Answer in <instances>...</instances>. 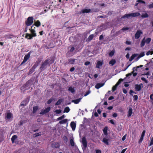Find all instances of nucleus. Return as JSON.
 Segmentation results:
<instances>
[{
	"label": "nucleus",
	"mask_w": 153,
	"mask_h": 153,
	"mask_svg": "<svg viewBox=\"0 0 153 153\" xmlns=\"http://www.w3.org/2000/svg\"><path fill=\"white\" fill-rule=\"evenodd\" d=\"M116 63V61L115 59H112L109 62L110 64L112 66L113 65Z\"/></svg>",
	"instance_id": "2f4dec72"
},
{
	"label": "nucleus",
	"mask_w": 153,
	"mask_h": 153,
	"mask_svg": "<svg viewBox=\"0 0 153 153\" xmlns=\"http://www.w3.org/2000/svg\"><path fill=\"white\" fill-rule=\"evenodd\" d=\"M145 55L144 53L143 52H142L138 56V58H140L141 57Z\"/></svg>",
	"instance_id": "a19ab883"
},
{
	"label": "nucleus",
	"mask_w": 153,
	"mask_h": 153,
	"mask_svg": "<svg viewBox=\"0 0 153 153\" xmlns=\"http://www.w3.org/2000/svg\"><path fill=\"white\" fill-rule=\"evenodd\" d=\"M33 17H29L28 18L26 22V24L27 26L31 25L33 23Z\"/></svg>",
	"instance_id": "39448f33"
},
{
	"label": "nucleus",
	"mask_w": 153,
	"mask_h": 153,
	"mask_svg": "<svg viewBox=\"0 0 153 153\" xmlns=\"http://www.w3.org/2000/svg\"><path fill=\"white\" fill-rule=\"evenodd\" d=\"M75 48L74 46L71 47V49L70 50V51L71 52H73L75 50Z\"/></svg>",
	"instance_id": "864d4df0"
},
{
	"label": "nucleus",
	"mask_w": 153,
	"mask_h": 153,
	"mask_svg": "<svg viewBox=\"0 0 153 153\" xmlns=\"http://www.w3.org/2000/svg\"><path fill=\"white\" fill-rule=\"evenodd\" d=\"M93 37H94V35L91 34L89 36L88 39V40H91L93 39Z\"/></svg>",
	"instance_id": "37998d69"
},
{
	"label": "nucleus",
	"mask_w": 153,
	"mask_h": 153,
	"mask_svg": "<svg viewBox=\"0 0 153 153\" xmlns=\"http://www.w3.org/2000/svg\"><path fill=\"white\" fill-rule=\"evenodd\" d=\"M70 142L71 144V145L72 146H74L75 143L74 142V139L73 138H71L70 141Z\"/></svg>",
	"instance_id": "7c9ffc66"
},
{
	"label": "nucleus",
	"mask_w": 153,
	"mask_h": 153,
	"mask_svg": "<svg viewBox=\"0 0 153 153\" xmlns=\"http://www.w3.org/2000/svg\"><path fill=\"white\" fill-rule=\"evenodd\" d=\"M141 79L142 80L144 81L146 83H147L148 82V81L144 77H141Z\"/></svg>",
	"instance_id": "8fccbe9b"
},
{
	"label": "nucleus",
	"mask_w": 153,
	"mask_h": 153,
	"mask_svg": "<svg viewBox=\"0 0 153 153\" xmlns=\"http://www.w3.org/2000/svg\"><path fill=\"white\" fill-rule=\"evenodd\" d=\"M76 124L74 121L71 122L70 124V126L71 127V128L73 131H74L76 127Z\"/></svg>",
	"instance_id": "2eb2a0df"
},
{
	"label": "nucleus",
	"mask_w": 153,
	"mask_h": 153,
	"mask_svg": "<svg viewBox=\"0 0 153 153\" xmlns=\"http://www.w3.org/2000/svg\"><path fill=\"white\" fill-rule=\"evenodd\" d=\"M114 53V50H112L109 53V56H110L112 57L113 56Z\"/></svg>",
	"instance_id": "4c0bfd02"
},
{
	"label": "nucleus",
	"mask_w": 153,
	"mask_h": 153,
	"mask_svg": "<svg viewBox=\"0 0 153 153\" xmlns=\"http://www.w3.org/2000/svg\"><path fill=\"white\" fill-rule=\"evenodd\" d=\"M132 114V108H129L128 111V117H130Z\"/></svg>",
	"instance_id": "bb28decb"
},
{
	"label": "nucleus",
	"mask_w": 153,
	"mask_h": 153,
	"mask_svg": "<svg viewBox=\"0 0 153 153\" xmlns=\"http://www.w3.org/2000/svg\"><path fill=\"white\" fill-rule=\"evenodd\" d=\"M81 99V98H79L76 100H72V102L74 103L75 104H77L79 103Z\"/></svg>",
	"instance_id": "aec40b11"
},
{
	"label": "nucleus",
	"mask_w": 153,
	"mask_h": 153,
	"mask_svg": "<svg viewBox=\"0 0 153 153\" xmlns=\"http://www.w3.org/2000/svg\"><path fill=\"white\" fill-rule=\"evenodd\" d=\"M41 23L39 20H37L34 23V25L37 27H39L41 25Z\"/></svg>",
	"instance_id": "393cba45"
},
{
	"label": "nucleus",
	"mask_w": 153,
	"mask_h": 153,
	"mask_svg": "<svg viewBox=\"0 0 153 153\" xmlns=\"http://www.w3.org/2000/svg\"><path fill=\"white\" fill-rule=\"evenodd\" d=\"M137 54H132L129 59V61H132L135 58V57L137 56Z\"/></svg>",
	"instance_id": "cd10ccee"
},
{
	"label": "nucleus",
	"mask_w": 153,
	"mask_h": 153,
	"mask_svg": "<svg viewBox=\"0 0 153 153\" xmlns=\"http://www.w3.org/2000/svg\"><path fill=\"white\" fill-rule=\"evenodd\" d=\"M12 116L13 114L11 113H7V114L6 118L7 119H10L12 117Z\"/></svg>",
	"instance_id": "a878e982"
},
{
	"label": "nucleus",
	"mask_w": 153,
	"mask_h": 153,
	"mask_svg": "<svg viewBox=\"0 0 153 153\" xmlns=\"http://www.w3.org/2000/svg\"><path fill=\"white\" fill-rule=\"evenodd\" d=\"M91 10L90 9H83L82 10L80 11L79 12L78 14L81 15L82 13H88L91 12Z\"/></svg>",
	"instance_id": "1a4fd4ad"
},
{
	"label": "nucleus",
	"mask_w": 153,
	"mask_h": 153,
	"mask_svg": "<svg viewBox=\"0 0 153 153\" xmlns=\"http://www.w3.org/2000/svg\"><path fill=\"white\" fill-rule=\"evenodd\" d=\"M143 87V84L142 83L140 84H136L135 86V89L136 91H140L141 88Z\"/></svg>",
	"instance_id": "423d86ee"
},
{
	"label": "nucleus",
	"mask_w": 153,
	"mask_h": 153,
	"mask_svg": "<svg viewBox=\"0 0 153 153\" xmlns=\"http://www.w3.org/2000/svg\"><path fill=\"white\" fill-rule=\"evenodd\" d=\"M54 61L52 59H47L45 60L44 62L42 63L40 67V69L41 70V71H43L46 68V66L47 65H49L50 66L51 64Z\"/></svg>",
	"instance_id": "f257e3e1"
},
{
	"label": "nucleus",
	"mask_w": 153,
	"mask_h": 153,
	"mask_svg": "<svg viewBox=\"0 0 153 153\" xmlns=\"http://www.w3.org/2000/svg\"><path fill=\"white\" fill-rule=\"evenodd\" d=\"M90 93V91L89 90L88 91H87L85 94H84V96H86L87 95H88V94H89Z\"/></svg>",
	"instance_id": "69168bd1"
},
{
	"label": "nucleus",
	"mask_w": 153,
	"mask_h": 153,
	"mask_svg": "<svg viewBox=\"0 0 153 153\" xmlns=\"http://www.w3.org/2000/svg\"><path fill=\"white\" fill-rule=\"evenodd\" d=\"M123 80V79H120L118 82H117L116 84L117 85H118L122 82Z\"/></svg>",
	"instance_id": "3c124183"
},
{
	"label": "nucleus",
	"mask_w": 153,
	"mask_h": 153,
	"mask_svg": "<svg viewBox=\"0 0 153 153\" xmlns=\"http://www.w3.org/2000/svg\"><path fill=\"white\" fill-rule=\"evenodd\" d=\"M63 100L60 99H59L57 102L55 103V105H59L61 104V103L62 102Z\"/></svg>",
	"instance_id": "72a5a7b5"
},
{
	"label": "nucleus",
	"mask_w": 153,
	"mask_h": 153,
	"mask_svg": "<svg viewBox=\"0 0 153 153\" xmlns=\"http://www.w3.org/2000/svg\"><path fill=\"white\" fill-rule=\"evenodd\" d=\"M148 7L149 9L153 8V3L149 4L148 6Z\"/></svg>",
	"instance_id": "0e129e2a"
},
{
	"label": "nucleus",
	"mask_w": 153,
	"mask_h": 153,
	"mask_svg": "<svg viewBox=\"0 0 153 153\" xmlns=\"http://www.w3.org/2000/svg\"><path fill=\"white\" fill-rule=\"evenodd\" d=\"M41 60L40 59H37L36 62V64L37 65H38L41 62Z\"/></svg>",
	"instance_id": "6e6d98bb"
},
{
	"label": "nucleus",
	"mask_w": 153,
	"mask_h": 153,
	"mask_svg": "<svg viewBox=\"0 0 153 153\" xmlns=\"http://www.w3.org/2000/svg\"><path fill=\"white\" fill-rule=\"evenodd\" d=\"M18 137L16 135H13L11 138V140L12 143H15V140H16Z\"/></svg>",
	"instance_id": "6ab92c4d"
},
{
	"label": "nucleus",
	"mask_w": 153,
	"mask_h": 153,
	"mask_svg": "<svg viewBox=\"0 0 153 153\" xmlns=\"http://www.w3.org/2000/svg\"><path fill=\"white\" fill-rule=\"evenodd\" d=\"M30 81H28L21 88V89L23 92L26 90L29 89L30 88L31 83Z\"/></svg>",
	"instance_id": "7ed1b4c3"
},
{
	"label": "nucleus",
	"mask_w": 153,
	"mask_h": 153,
	"mask_svg": "<svg viewBox=\"0 0 153 153\" xmlns=\"http://www.w3.org/2000/svg\"><path fill=\"white\" fill-rule=\"evenodd\" d=\"M35 71L33 69L31 68L29 70V72L28 73V75H29L32 74Z\"/></svg>",
	"instance_id": "58836bf2"
},
{
	"label": "nucleus",
	"mask_w": 153,
	"mask_h": 153,
	"mask_svg": "<svg viewBox=\"0 0 153 153\" xmlns=\"http://www.w3.org/2000/svg\"><path fill=\"white\" fill-rule=\"evenodd\" d=\"M134 99V101L137 100L138 99V96L137 95H134L133 96Z\"/></svg>",
	"instance_id": "4d7b16f0"
},
{
	"label": "nucleus",
	"mask_w": 153,
	"mask_h": 153,
	"mask_svg": "<svg viewBox=\"0 0 153 153\" xmlns=\"http://www.w3.org/2000/svg\"><path fill=\"white\" fill-rule=\"evenodd\" d=\"M65 117V115L64 114H63L61 116L58 117L57 119V120H60L64 118Z\"/></svg>",
	"instance_id": "49530a36"
},
{
	"label": "nucleus",
	"mask_w": 153,
	"mask_h": 153,
	"mask_svg": "<svg viewBox=\"0 0 153 153\" xmlns=\"http://www.w3.org/2000/svg\"><path fill=\"white\" fill-rule=\"evenodd\" d=\"M134 71L131 72V74H132L133 76H135L137 75V73H134Z\"/></svg>",
	"instance_id": "338daca9"
},
{
	"label": "nucleus",
	"mask_w": 153,
	"mask_h": 153,
	"mask_svg": "<svg viewBox=\"0 0 153 153\" xmlns=\"http://www.w3.org/2000/svg\"><path fill=\"white\" fill-rule=\"evenodd\" d=\"M67 119H65L59 122V123L61 124H65L67 122Z\"/></svg>",
	"instance_id": "473e14b6"
},
{
	"label": "nucleus",
	"mask_w": 153,
	"mask_h": 153,
	"mask_svg": "<svg viewBox=\"0 0 153 153\" xmlns=\"http://www.w3.org/2000/svg\"><path fill=\"white\" fill-rule=\"evenodd\" d=\"M40 135L39 133H36L33 135L34 137H37Z\"/></svg>",
	"instance_id": "680f3d73"
},
{
	"label": "nucleus",
	"mask_w": 153,
	"mask_h": 153,
	"mask_svg": "<svg viewBox=\"0 0 153 153\" xmlns=\"http://www.w3.org/2000/svg\"><path fill=\"white\" fill-rule=\"evenodd\" d=\"M144 137L142 136H141L140 139L138 143L139 144H140L141 143L142 141L143 140Z\"/></svg>",
	"instance_id": "a18cd8bd"
},
{
	"label": "nucleus",
	"mask_w": 153,
	"mask_h": 153,
	"mask_svg": "<svg viewBox=\"0 0 153 153\" xmlns=\"http://www.w3.org/2000/svg\"><path fill=\"white\" fill-rule=\"evenodd\" d=\"M103 64L102 62L101 61H98L96 64V68H99L100 67H101Z\"/></svg>",
	"instance_id": "dca6fc26"
},
{
	"label": "nucleus",
	"mask_w": 153,
	"mask_h": 153,
	"mask_svg": "<svg viewBox=\"0 0 153 153\" xmlns=\"http://www.w3.org/2000/svg\"><path fill=\"white\" fill-rule=\"evenodd\" d=\"M14 36L13 35L10 34H5L4 35V37L7 39H11Z\"/></svg>",
	"instance_id": "f3484780"
},
{
	"label": "nucleus",
	"mask_w": 153,
	"mask_h": 153,
	"mask_svg": "<svg viewBox=\"0 0 153 153\" xmlns=\"http://www.w3.org/2000/svg\"><path fill=\"white\" fill-rule=\"evenodd\" d=\"M104 85V83H98L96 84L95 87L97 89H98L103 86Z\"/></svg>",
	"instance_id": "4468645a"
},
{
	"label": "nucleus",
	"mask_w": 153,
	"mask_h": 153,
	"mask_svg": "<svg viewBox=\"0 0 153 153\" xmlns=\"http://www.w3.org/2000/svg\"><path fill=\"white\" fill-rule=\"evenodd\" d=\"M63 139L65 142H67L68 141V138L66 136H64L63 137Z\"/></svg>",
	"instance_id": "052dcab7"
},
{
	"label": "nucleus",
	"mask_w": 153,
	"mask_h": 153,
	"mask_svg": "<svg viewBox=\"0 0 153 153\" xmlns=\"http://www.w3.org/2000/svg\"><path fill=\"white\" fill-rule=\"evenodd\" d=\"M38 106H34L33 108V113H35L37 111L38 109Z\"/></svg>",
	"instance_id": "c85d7f7f"
},
{
	"label": "nucleus",
	"mask_w": 153,
	"mask_h": 153,
	"mask_svg": "<svg viewBox=\"0 0 153 153\" xmlns=\"http://www.w3.org/2000/svg\"><path fill=\"white\" fill-rule=\"evenodd\" d=\"M68 91L72 93H74L75 91L74 88L72 87L71 86L69 87Z\"/></svg>",
	"instance_id": "4be33fe9"
},
{
	"label": "nucleus",
	"mask_w": 153,
	"mask_h": 153,
	"mask_svg": "<svg viewBox=\"0 0 153 153\" xmlns=\"http://www.w3.org/2000/svg\"><path fill=\"white\" fill-rule=\"evenodd\" d=\"M143 34L142 32L140 30H138L136 32L135 35V38L136 39H137L139 38L141 35Z\"/></svg>",
	"instance_id": "6e6552de"
},
{
	"label": "nucleus",
	"mask_w": 153,
	"mask_h": 153,
	"mask_svg": "<svg viewBox=\"0 0 153 153\" xmlns=\"http://www.w3.org/2000/svg\"><path fill=\"white\" fill-rule=\"evenodd\" d=\"M151 38H148L145 39V42L147 44H149L150 42L151 41Z\"/></svg>",
	"instance_id": "e433bc0d"
},
{
	"label": "nucleus",
	"mask_w": 153,
	"mask_h": 153,
	"mask_svg": "<svg viewBox=\"0 0 153 153\" xmlns=\"http://www.w3.org/2000/svg\"><path fill=\"white\" fill-rule=\"evenodd\" d=\"M53 100V99L52 98H50L47 101V103L48 104H50Z\"/></svg>",
	"instance_id": "c03bdc74"
},
{
	"label": "nucleus",
	"mask_w": 153,
	"mask_h": 153,
	"mask_svg": "<svg viewBox=\"0 0 153 153\" xmlns=\"http://www.w3.org/2000/svg\"><path fill=\"white\" fill-rule=\"evenodd\" d=\"M50 107H48L47 108H45L44 110L42 111L40 114H45L48 112L50 111Z\"/></svg>",
	"instance_id": "9d476101"
},
{
	"label": "nucleus",
	"mask_w": 153,
	"mask_h": 153,
	"mask_svg": "<svg viewBox=\"0 0 153 153\" xmlns=\"http://www.w3.org/2000/svg\"><path fill=\"white\" fill-rule=\"evenodd\" d=\"M140 15V13L138 12L126 14L123 16L121 18L125 19L126 18H127L128 19L130 18H132L138 16Z\"/></svg>",
	"instance_id": "f03ea898"
},
{
	"label": "nucleus",
	"mask_w": 153,
	"mask_h": 153,
	"mask_svg": "<svg viewBox=\"0 0 153 153\" xmlns=\"http://www.w3.org/2000/svg\"><path fill=\"white\" fill-rule=\"evenodd\" d=\"M118 85H117V84H116L112 88V91H115L116 89H117V86Z\"/></svg>",
	"instance_id": "ea45409f"
},
{
	"label": "nucleus",
	"mask_w": 153,
	"mask_h": 153,
	"mask_svg": "<svg viewBox=\"0 0 153 153\" xmlns=\"http://www.w3.org/2000/svg\"><path fill=\"white\" fill-rule=\"evenodd\" d=\"M29 101V98L27 97L24 100L22 101L21 104L20 105L21 106H25L27 105Z\"/></svg>",
	"instance_id": "0eeeda50"
},
{
	"label": "nucleus",
	"mask_w": 153,
	"mask_h": 153,
	"mask_svg": "<svg viewBox=\"0 0 153 153\" xmlns=\"http://www.w3.org/2000/svg\"><path fill=\"white\" fill-rule=\"evenodd\" d=\"M108 127L107 126H105L103 129V131L105 135H108L107 130Z\"/></svg>",
	"instance_id": "5701e85b"
},
{
	"label": "nucleus",
	"mask_w": 153,
	"mask_h": 153,
	"mask_svg": "<svg viewBox=\"0 0 153 153\" xmlns=\"http://www.w3.org/2000/svg\"><path fill=\"white\" fill-rule=\"evenodd\" d=\"M32 52L31 51H30L27 54L25 55L24 57V60L26 61L27 60L30 58V54L32 53Z\"/></svg>",
	"instance_id": "ddd939ff"
},
{
	"label": "nucleus",
	"mask_w": 153,
	"mask_h": 153,
	"mask_svg": "<svg viewBox=\"0 0 153 153\" xmlns=\"http://www.w3.org/2000/svg\"><path fill=\"white\" fill-rule=\"evenodd\" d=\"M149 17L148 15L146 13L142 14L141 15V17L143 18H147Z\"/></svg>",
	"instance_id": "c9c22d12"
},
{
	"label": "nucleus",
	"mask_w": 153,
	"mask_h": 153,
	"mask_svg": "<svg viewBox=\"0 0 153 153\" xmlns=\"http://www.w3.org/2000/svg\"><path fill=\"white\" fill-rule=\"evenodd\" d=\"M38 66L37 65L35 64L31 68L35 71V69Z\"/></svg>",
	"instance_id": "603ef678"
},
{
	"label": "nucleus",
	"mask_w": 153,
	"mask_h": 153,
	"mask_svg": "<svg viewBox=\"0 0 153 153\" xmlns=\"http://www.w3.org/2000/svg\"><path fill=\"white\" fill-rule=\"evenodd\" d=\"M108 140V139L104 138L103 139L102 141L106 145H108L109 144Z\"/></svg>",
	"instance_id": "b1692460"
},
{
	"label": "nucleus",
	"mask_w": 153,
	"mask_h": 153,
	"mask_svg": "<svg viewBox=\"0 0 153 153\" xmlns=\"http://www.w3.org/2000/svg\"><path fill=\"white\" fill-rule=\"evenodd\" d=\"M128 29L129 28L128 27H123L121 29V30L123 31H125L128 30Z\"/></svg>",
	"instance_id": "13d9d810"
},
{
	"label": "nucleus",
	"mask_w": 153,
	"mask_h": 153,
	"mask_svg": "<svg viewBox=\"0 0 153 153\" xmlns=\"http://www.w3.org/2000/svg\"><path fill=\"white\" fill-rule=\"evenodd\" d=\"M146 43L145 42V38L144 37L143 39H142V41H141L140 44V46L141 47H143L145 45V44Z\"/></svg>",
	"instance_id": "a211bd4d"
},
{
	"label": "nucleus",
	"mask_w": 153,
	"mask_h": 153,
	"mask_svg": "<svg viewBox=\"0 0 153 153\" xmlns=\"http://www.w3.org/2000/svg\"><path fill=\"white\" fill-rule=\"evenodd\" d=\"M82 143L83 145L82 147L83 150H85L87 146V143L85 137H83L82 140Z\"/></svg>",
	"instance_id": "20e7f679"
},
{
	"label": "nucleus",
	"mask_w": 153,
	"mask_h": 153,
	"mask_svg": "<svg viewBox=\"0 0 153 153\" xmlns=\"http://www.w3.org/2000/svg\"><path fill=\"white\" fill-rule=\"evenodd\" d=\"M150 142L149 144V146H152L153 144V137H151L150 138Z\"/></svg>",
	"instance_id": "09e8293b"
},
{
	"label": "nucleus",
	"mask_w": 153,
	"mask_h": 153,
	"mask_svg": "<svg viewBox=\"0 0 153 153\" xmlns=\"http://www.w3.org/2000/svg\"><path fill=\"white\" fill-rule=\"evenodd\" d=\"M51 147L53 148H59V147L60 145L59 143L54 142L52 143L51 145Z\"/></svg>",
	"instance_id": "9b49d317"
},
{
	"label": "nucleus",
	"mask_w": 153,
	"mask_h": 153,
	"mask_svg": "<svg viewBox=\"0 0 153 153\" xmlns=\"http://www.w3.org/2000/svg\"><path fill=\"white\" fill-rule=\"evenodd\" d=\"M145 133H146V131L145 130H143L141 136L144 137Z\"/></svg>",
	"instance_id": "774afa93"
},
{
	"label": "nucleus",
	"mask_w": 153,
	"mask_h": 153,
	"mask_svg": "<svg viewBox=\"0 0 153 153\" xmlns=\"http://www.w3.org/2000/svg\"><path fill=\"white\" fill-rule=\"evenodd\" d=\"M33 36L31 34L27 33L26 34L25 38L28 39H31L33 38Z\"/></svg>",
	"instance_id": "412c9836"
},
{
	"label": "nucleus",
	"mask_w": 153,
	"mask_h": 153,
	"mask_svg": "<svg viewBox=\"0 0 153 153\" xmlns=\"http://www.w3.org/2000/svg\"><path fill=\"white\" fill-rule=\"evenodd\" d=\"M140 67L139 66L137 67H134L133 68V71H137V68H139Z\"/></svg>",
	"instance_id": "bf43d9fd"
},
{
	"label": "nucleus",
	"mask_w": 153,
	"mask_h": 153,
	"mask_svg": "<svg viewBox=\"0 0 153 153\" xmlns=\"http://www.w3.org/2000/svg\"><path fill=\"white\" fill-rule=\"evenodd\" d=\"M150 99L151 100V102L153 104V94H151L150 96Z\"/></svg>",
	"instance_id": "79ce46f5"
},
{
	"label": "nucleus",
	"mask_w": 153,
	"mask_h": 153,
	"mask_svg": "<svg viewBox=\"0 0 153 153\" xmlns=\"http://www.w3.org/2000/svg\"><path fill=\"white\" fill-rule=\"evenodd\" d=\"M76 60V59H68V64H74L75 62V60Z\"/></svg>",
	"instance_id": "c756f323"
},
{
	"label": "nucleus",
	"mask_w": 153,
	"mask_h": 153,
	"mask_svg": "<svg viewBox=\"0 0 153 153\" xmlns=\"http://www.w3.org/2000/svg\"><path fill=\"white\" fill-rule=\"evenodd\" d=\"M108 122L109 123H111V124L114 125H115V123H114V122L111 119L109 120Z\"/></svg>",
	"instance_id": "5fc2aeb1"
},
{
	"label": "nucleus",
	"mask_w": 153,
	"mask_h": 153,
	"mask_svg": "<svg viewBox=\"0 0 153 153\" xmlns=\"http://www.w3.org/2000/svg\"><path fill=\"white\" fill-rule=\"evenodd\" d=\"M138 2H141L143 4H145V2L142 0H138L137 1Z\"/></svg>",
	"instance_id": "e2e57ef3"
},
{
	"label": "nucleus",
	"mask_w": 153,
	"mask_h": 153,
	"mask_svg": "<svg viewBox=\"0 0 153 153\" xmlns=\"http://www.w3.org/2000/svg\"><path fill=\"white\" fill-rule=\"evenodd\" d=\"M62 110L60 109L57 110L55 111V112L56 114H59L61 112Z\"/></svg>",
	"instance_id": "de8ad7c7"
},
{
	"label": "nucleus",
	"mask_w": 153,
	"mask_h": 153,
	"mask_svg": "<svg viewBox=\"0 0 153 153\" xmlns=\"http://www.w3.org/2000/svg\"><path fill=\"white\" fill-rule=\"evenodd\" d=\"M70 109L68 107H66L64 109V113H68L70 111Z\"/></svg>",
	"instance_id": "f704fd0d"
},
{
	"label": "nucleus",
	"mask_w": 153,
	"mask_h": 153,
	"mask_svg": "<svg viewBox=\"0 0 153 153\" xmlns=\"http://www.w3.org/2000/svg\"><path fill=\"white\" fill-rule=\"evenodd\" d=\"M34 26V25H33L32 26H31V29H30V30L31 33V34L32 35V36H33V37H35L36 36V33H35V30L32 29V27H33Z\"/></svg>",
	"instance_id": "f8f14e48"
}]
</instances>
